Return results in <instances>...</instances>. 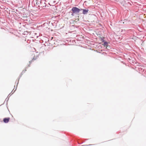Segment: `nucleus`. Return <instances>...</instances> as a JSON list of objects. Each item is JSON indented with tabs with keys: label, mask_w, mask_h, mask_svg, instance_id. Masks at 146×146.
Wrapping results in <instances>:
<instances>
[{
	"label": "nucleus",
	"mask_w": 146,
	"mask_h": 146,
	"mask_svg": "<svg viewBox=\"0 0 146 146\" xmlns=\"http://www.w3.org/2000/svg\"><path fill=\"white\" fill-rule=\"evenodd\" d=\"M10 119L9 118H5L3 119V121L5 123H7L8 122Z\"/></svg>",
	"instance_id": "nucleus-3"
},
{
	"label": "nucleus",
	"mask_w": 146,
	"mask_h": 146,
	"mask_svg": "<svg viewBox=\"0 0 146 146\" xmlns=\"http://www.w3.org/2000/svg\"><path fill=\"white\" fill-rule=\"evenodd\" d=\"M83 11L82 13L84 14H86L88 11V10L87 9H82V10Z\"/></svg>",
	"instance_id": "nucleus-2"
},
{
	"label": "nucleus",
	"mask_w": 146,
	"mask_h": 146,
	"mask_svg": "<svg viewBox=\"0 0 146 146\" xmlns=\"http://www.w3.org/2000/svg\"><path fill=\"white\" fill-rule=\"evenodd\" d=\"M105 46L106 47V48H107L108 45V43L107 42H105L104 43L102 44Z\"/></svg>",
	"instance_id": "nucleus-4"
},
{
	"label": "nucleus",
	"mask_w": 146,
	"mask_h": 146,
	"mask_svg": "<svg viewBox=\"0 0 146 146\" xmlns=\"http://www.w3.org/2000/svg\"><path fill=\"white\" fill-rule=\"evenodd\" d=\"M36 59V58H33V59H32V60L31 61V62H32V61H33L34 60H35Z\"/></svg>",
	"instance_id": "nucleus-5"
},
{
	"label": "nucleus",
	"mask_w": 146,
	"mask_h": 146,
	"mask_svg": "<svg viewBox=\"0 0 146 146\" xmlns=\"http://www.w3.org/2000/svg\"><path fill=\"white\" fill-rule=\"evenodd\" d=\"M26 40H24V42H26Z\"/></svg>",
	"instance_id": "nucleus-6"
},
{
	"label": "nucleus",
	"mask_w": 146,
	"mask_h": 146,
	"mask_svg": "<svg viewBox=\"0 0 146 146\" xmlns=\"http://www.w3.org/2000/svg\"><path fill=\"white\" fill-rule=\"evenodd\" d=\"M82 10V9H79L76 7H74L71 10L73 12V13L72 14V16H74V13H78L80 11Z\"/></svg>",
	"instance_id": "nucleus-1"
}]
</instances>
